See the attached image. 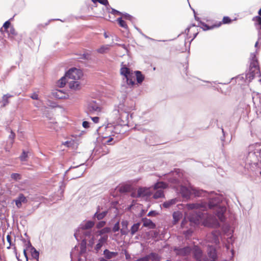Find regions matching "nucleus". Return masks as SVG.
<instances>
[{"instance_id": "nucleus-1", "label": "nucleus", "mask_w": 261, "mask_h": 261, "mask_svg": "<svg viewBox=\"0 0 261 261\" xmlns=\"http://www.w3.org/2000/svg\"><path fill=\"white\" fill-rule=\"evenodd\" d=\"M221 199L218 196L212 195L210 198L207 204L209 208L215 210L214 214L219 220L224 222L226 220L224 214L226 211V207L221 204Z\"/></svg>"}, {"instance_id": "nucleus-2", "label": "nucleus", "mask_w": 261, "mask_h": 261, "mask_svg": "<svg viewBox=\"0 0 261 261\" xmlns=\"http://www.w3.org/2000/svg\"><path fill=\"white\" fill-rule=\"evenodd\" d=\"M120 73L125 76L127 84L133 86L135 84V73L132 70L123 65L120 69Z\"/></svg>"}, {"instance_id": "nucleus-3", "label": "nucleus", "mask_w": 261, "mask_h": 261, "mask_svg": "<svg viewBox=\"0 0 261 261\" xmlns=\"http://www.w3.org/2000/svg\"><path fill=\"white\" fill-rule=\"evenodd\" d=\"M168 186V184L163 181V180H157V182L153 185V189L157 190L153 195V198L157 199L165 197L163 189H166Z\"/></svg>"}, {"instance_id": "nucleus-4", "label": "nucleus", "mask_w": 261, "mask_h": 261, "mask_svg": "<svg viewBox=\"0 0 261 261\" xmlns=\"http://www.w3.org/2000/svg\"><path fill=\"white\" fill-rule=\"evenodd\" d=\"M231 22V19L228 16H224L223 18L222 22H215L214 23H208L205 24L204 23H202V28L203 30H208L210 29H213L214 28H219L221 25L222 23L227 24Z\"/></svg>"}, {"instance_id": "nucleus-5", "label": "nucleus", "mask_w": 261, "mask_h": 261, "mask_svg": "<svg viewBox=\"0 0 261 261\" xmlns=\"http://www.w3.org/2000/svg\"><path fill=\"white\" fill-rule=\"evenodd\" d=\"M82 75V71L75 68L69 69L66 73V76L68 77L69 81H79Z\"/></svg>"}, {"instance_id": "nucleus-6", "label": "nucleus", "mask_w": 261, "mask_h": 261, "mask_svg": "<svg viewBox=\"0 0 261 261\" xmlns=\"http://www.w3.org/2000/svg\"><path fill=\"white\" fill-rule=\"evenodd\" d=\"M152 194L150 188L139 187L137 190V194L132 193L131 196L136 198L149 197Z\"/></svg>"}, {"instance_id": "nucleus-7", "label": "nucleus", "mask_w": 261, "mask_h": 261, "mask_svg": "<svg viewBox=\"0 0 261 261\" xmlns=\"http://www.w3.org/2000/svg\"><path fill=\"white\" fill-rule=\"evenodd\" d=\"M204 218V213L196 211L189 216V220L191 223L197 225L199 224L200 220L203 219Z\"/></svg>"}, {"instance_id": "nucleus-8", "label": "nucleus", "mask_w": 261, "mask_h": 261, "mask_svg": "<svg viewBox=\"0 0 261 261\" xmlns=\"http://www.w3.org/2000/svg\"><path fill=\"white\" fill-rule=\"evenodd\" d=\"M95 224V222L92 220L87 221L84 224H81L80 228L76 230L74 233V237L77 241L79 242L80 240L78 239L77 236L80 234V229L82 230H86L92 228Z\"/></svg>"}, {"instance_id": "nucleus-9", "label": "nucleus", "mask_w": 261, "mask_h": 261, "mask_svg": "<svg viewBox=\"0 0 261 261\" xmlns=\"http://www.w3.org/2000/svg\"><path fill=\"white\" fill-rule=\"evenodd\" d=\"M174 251L177 255L186 256L189 255L192 252V247L189 246L184 247L182 248L175 247Z\"/></svg>"}, {"instance_id": "nucleus-10", "label": "nucleus", "mask_w": 261, "mask_h": 261, "mask_svg": "<svg viewBox=\"0 0 261 261\" xmlns=\"http://www.w3.org/2000/svg\"><path fill=\"white\" fill-rule=\"evenodd\" d=\"M185 32L189 39H191V40H193L198 33V28L195 25H192L187 28L185 30Z\"/></svg>"}, {"instance_id": "nucleus-11", "label": "nucleus", "mask_w": 261, "mask_h": 261, "mask_svg": "<svg viewBox=\"0 0 261 261\" xmlns=\"http://www.w3.org/2000/svg\"><path fill=\"white\" fill-rule=\"evenodd\" d=\"M207 255L211 258V261H216L218 258L217 251L215 246L209 245L207 247Z\"/></svg>"}, {"instance_id": "nucleus-12", "label": "nucleus", "mask_w": 261, "mask_h": 261, "mask_svg": "<svg viewBox=\"0 0 261 261\" xmlns=\"http://www.w3.org/2000/svg\"><path fill=\"white\" fill-rule=\"evenodd\" d=\"M192 250L193 258L197 261L201 260V258L202 255V252L200 248L197 245H194V246L192 247Z\"/></svg>"}, {"instance_id": "nucleus-13", "label": "nucleus", "mask_w": 261, "mask_h": 261, "mask_svg": "<svg viewBox=\"0 0 261 261\" xmlns=\"http://www.w3.org/2000/svg\"><path fill=\"white\" fill-rule=\"evenodd\" d=\"M17 208H20L22 203H26L28 202L27 198L23 194H19L18 196L13 200Z\"/></svg>"}, {"instance_id": "nucleus-14", "label": "nucleus", "mask_w": 261, "mask_h": 261, "mask_svg": "<svg viewBox=\"0 0 261 261\" xmlns=\"http://www.w3.org/2000/svg\"><path fill=\"white\" fill-rule=\"evenodd\" d=\"M88 109L89 111L91 113L100 112L102 110V108L96 101H92L89 103L88 106Z\"/></svg>"}, {"instance_id": "nucleus-15", "label": "nucleus", "mask_w": 261, "mask_h": 261, "mask_svg": "<svg viewBox=\"0 0 261 261\" xmlns=\"http://www.w3.org/2000/svg\"><path fill=\"white\" fill-rule=\"evenodd\" d=\"M180 193L183 198L189 199L192 195L191 190L185 186H181L180 188Z\"/></svg>"}, {"instance_id": "nucleus-16", "label": "nucleus", "mask_w": 261, "mask_h": 261, "mask_svg": "<svg viewBox=\"0 0 261 261\" xmlns=\"http://www.w3.org/2000/svg\"><path fill=\"white\" fill-rule=\"evenodd\" d=\"M206 221L209 227L218 228L220 226V222L215 216L210 217Z\"/></svg>"}, {"instance_id": "nucleus-17", "label": "nucleus", "mask_w": 261, "mask_h": 261, "mask_svg": "<svg viewBox=\"0 0 261 261\" xmlns=\"http://www.w3.org/2000/svg\"><path fill=\"white\" fill-rule=\"evenodd\" d=\"M143 222V226L145 227H148L150 229H154L156 227L155 224L150 219L146 217L142 218Z\"/></svg>"}, {"instance_id": "nucleus-18", "label": "nucleus", "mask_w": 261, "mask_h": 261, "mask_svg": "<svg viewBox=\"0 0 261 261\" xmlns=\"http://www.w3.org/2000/svg\"><path fill=\"white\" fill-rule=\"evenodd\" d=\"M250 68L255 69V71L259 72L260 70L258 62L255 55H252V59L250 62Z\"/></svg>"}, {"instance_id": "nucleus-19", "label": "nucleus", "mask_w": 261, "mask_h": 261, "mask_svg": "<svg viewBox=\"0 0 261 261\" xmlns=\"http://www.w3.org/2000/svg\"><path fill=\"white\" fill-rule=\"evenodd\" d=\"M260 71L259 70V72L255 71V69H249V71L247 73L246 75V79L249 82H251L252 80L254 78L256 75H260Z\"/></svg>"}, {"instance_id": "nucleus-20", "label": "nucleus", "mask_w": 261, "mask_h": 261, "mask_svg": "<svg viewBox=\"0 0 261 261\" xmlns=\"http://www.w3.org/2000/svg\"><path fill=\"white\" fill-rule=\"evenodd\" d=\"M122 228L120 229V233L122 235L128 234L129 230L128 229V222L126 220H122L121 221Z\"/></svg>"}, {"instance_id": "nucleus-21", "label": "nucleus", "mask_w": 261, "mask_h": 261, "mask_svg": "<svg viewBox=\"0 0 261 261\" xmlns=\"http://www.w3.org/2000/svg\"><path fill=\"white\" fill-rule=\"evenodd\" d=\"M68 86L70 89L73 90H80L81 88V84L79 81H69Z\"/></svg>"}, {"instance_id": "nucleus-22", "label": "nucleus", "mask_w": 261, "mask_h": 261, "mask_svg": "<svg viewBox=\"0 0 261 261\" xmlns=\"http://www.w3.org/2000/svg\"><path fill=\"white\" fill-rule=\"evenodd\" d=\"M103 254L105 256V259H110L112 258L116 257L118 255V252L110 251L108 249H106L104 250Z\"/></svg>"}, {"instance_id": "nucleus-23", "label": "nucleus", "mask_w": 261, "mask_h": 261, "mask_svg": "<svg viewBox=\"0 0 261 261\" xmlns=\"http://www.w3.org/2000/svg\"><path fill=\"white\" fill-rule=\"evenodd\" d=\"M117 189L120 194H125L129 192L130 187L128 185H125L118 187Z\"/></svg>"}, {"instance_id": "nucleus-24", "label": "nucleus", "mask_w": 261, "mask_h": 261, "mask_svg": "<svg viewBox=\"0 0 261 261\" xmlns=\"http://www.w3.org/2000/svg\"><path fill=\"white\" fill-rule=\"evenodd\" d=\"M107 214L108 211H104L101 213H98V212H96L93 216V219L96 218L98 220H101L107 216Z\"/></svg>"}, {"instance_id": "nucleus-25", "label": "nucleus", "mask_w": 261, "mask_h": 261, "mask_svg": "<svg viewBox=\"0 0 261 261\" xmlns=\"http://www.w3.org/2000/svg\"><path fill=\"white\" fill-rule=\"evenodd\" d=\"M177 201L176 198H173L169 200L165 201L162 205L164 208H169L171 206L175 204Z\"/></svg>"}, {"instance_id": "nucleus-26", "label": "nucleus", "mask_w": 261, "mask_h": 261, "mask_svg": "<svg viewBox=\"0 0 261 261\" xmlns=\"http://www.w3.org/2000/svg\"><path fill=\"white\" fill-rule=\"evenodd\" d=\"M110 45H102L96 49V51L101 54L107 53L110 50Z\"/></svg>"}, {"instance_id": "nucleus-27", "label": "nucleus", "mask_w": 261, "mask_h": 261, "mask_svg": "<svg viewBox=\"0 0 261 261\" xmlns=\"http://www.w3.org/2000/svg\"><path fill=\"white\" fill-rule=\"evenodd\" d=\"M59 188L58 190V192L60 194V198H61L63 197V194L64 192V190L66 187V184L65 182V180H61L59 183Z\"/></svg>"}, {"instance_id": "nucleus-28", "label": "nucleus", "mask_w": 261, "mask_h": 261, "mask_svg": "<svg viewBox=\"0 0 261 261\" xmlns=\"http://www.w3.org/2000/svg\"><path fill=\"white\" fill-rule=\"evenodd\" d=\"M140 224V222H137L131 226L130 231L132 236L134 235L138 231Z\"/></svg>"}, {"instance_id": "nucleus-29", "label": "nucleus", "mask_w": 261, "mask_h": 261, "mask_svg": "<svg viewBox=\"0 0 261 261\" xmlns=\"http://www.w3.org/2000/svg\"><path fill=\"white\" fill-rule=\"evenodd\" d=\"M135 73L137 83L138 84H141L144 80V75L141 73V72L140 71H135Z\"/></svg>"}, {"instance_id": "nucleus-30", "label": "nucleus", "mask_w": 261, "mask_h": 261, "mask_svg": "<svg viewBox=\"0 0 261 261\" xmlns=\"http://www.w3.org/2000/svg\"><path fill=\"white\" fill-rule=\"evenodd\" d=\"M146 256H148V261L150 259H151L152 261H159L160 260L159 255L155 252H151Z\"/></svg>"}, {"instance_id": "nucleus-31", "label": "nucleus", "mask_w": 261, "mask_h": 261, "mask_svg": "<svg viewBox=\"0 0 261 261\" xmlns=\"http://www.w3.org/2000/svg\"><path fill=\"white\" fill-rule=\"evenodd\" d=\"M30 252L31 254V256L32 258L37 260V261H39V252L37 250L35 247H32L31 250H30Z\"/></svg>"}, {"instance_id": "nucleus-32", "label": "nucleus", "mask_w": 261, "mask_h": 261, "mask_svg": "<svg viewBox=\"0 0 261 261\" xmlns=\"http://www.w3.org/2000/svg\"><path fill=\"white\" fill-rule=\"evenodd\" d=\"M69 80H68V77H66V75L64 76H63L62 78L59 80L58 82V85L60 87H63L65 85L66 83H68Z\"/></svg>"}, {"instance_id": "nucleus-33", "label": "nucleus", "mask_w": 261, "mask_h": 261, "mask_svg": "<svg viewBox=\"0 0 261 261\" xmlns=\"http://www.w3.org/2000/svg\"><path fill=\"white\" fill-rule=\"evenodd\" d=\"M252 20L254 22V24L256 27L258 26L259 29L261 30V17L258 16H256L252 18Z\"/></svg>"}, {"instance_id": "nucleus-34", "label": "nucleus", "mask_w": 261, "mask_h": 261, "mask_svg": "<svg viewBox=\"0 0 261 261\" xmlns=\"http://www.w3.org/2000/svg\"><path fill=\"white\" fill-rule=\"evenodd\" d=\"M12 95L10 94H6L4 95L3 96V99H2V102H3V107H5L7 106L9 103V98L11 97Z\"/></svg>"}, {"instance_id": "nucleus-35", "label": "nucleus", "mask_w": 261, "mask_h": 261, "mask_svg": "<svg viewBox=\"0 0 261 261\" xmlns=\"http://www.w3.org/2000/svg\"><path fill=\"white\" fill-rule=\"evenodd\" d=\"M111 229L109 227H105L99 230L98 232L99 235L101 236L104 234L109 233L111 232Z\"/></svg>"}, {"instance_id": "nucleus-36", "label": "nucleus", "mask_w": 261, "mask_h": 261, "mask_svg": "<svg viewBox=\"0 0 261 261\" xmlns=\"http://www.w3.org/2000/svg\"><path fill=\"white\" fill-rule=\"evenodd\" d=\"M117 21L121 27L123 28L124 29L127 28V25L126 22L124 20H122L121 18H118L117 19Z\"/></svg>"}, {"instance_id": "nucleus-37", "label": "nucleus", "mask_w": 261, "mask_h": 261, "mask_svg": "<svg viewBox=\"0 0 261 261\" xmlns=\"http://www.w3.org/2000/svg\"><path fill=\"white\" fill-rule=\"evenodd\" d=\"M67 147H73L74 145V141L73 140L67 141L62 144Z\"/></svg>"}, {"instance_id": "nucleus-38", "label": "nucleus", "mask_w": 261, "mask_h": 261, "mask_svg": "<svg viewBox=\"0 0 261 261\" xmlns=\"http://www.w3.org/2000/svg\"><path fill=\"white\" fill-rule=\"evenodd\" d=\"M120 224L119 221H117L116 223H115L113 228L112 230L114 232H116L117 231H118L119 230L120 231Z\"/></svg>"}, {"instance_id": "nucleus-39", "label": "nucleus", "mask_w": 261, "mask_h": 261, "mask_svg": "<svg viewBox=\"0 0 261 261\" xmlns=\"http://www.w3.org/2000/svg\"><path fill=\"white\" fill-rule=\"evenodd\" d=\"M194 192L196 196L200 197L202 196L203 194L205 193V191L202 190H195Z\"/></svg>"}, {"instance_id": "nucleus-40", "label": "nucleus", "mask_w": 261, "mask_h": 261, "mask_svg": "<svg viewBox=\"0 0 261 261\" xmlns=\"http://www.w3.org/2000/svg\"><path fill=\"white\" fill-rule=\"evenodd\" d=\"M106 224V221H100L96 224V228L98 229H100L103 227Z\"/></svg>"}, {"instance_id": "nucleus-41", "label": "nucleus", "mask_w": 261, "mask_h": 261, "mask_svg": "<svg viewBox=\"0 0 261 261\" xmlns=\"http://www.w3.org/2000/svg\"><path fill=\"white\" fill-rule=\"evenodd\" d=\"M108 240V237L107 236H103L101 237L98 240V242L101 243V244H103L104 243H106Z\"/></svg>"}, {"instance_id": "nucleus-42", "label": "nucleus", "mask_w": 261, "mask_h": 261, "mask_svg": "<svg viewBox=\"0 0 261 261\" xmlns=\"http://www.w3.org/2000/svg\"><path fill=\"white\" fill-rule=\"evenodd\" d=\"M84 231L82 232L83 236L85 237H90L91 236V230H83Z\"/></svg>"}, {"instance_id": "nucleus-43", "label": "nucleus", "mask_w": 261, "mask_h": 261, "mask_svg": "<svg viewBox=\"0 0 261 261\" xmlns=\"http://www.w3.org/2000/svg\"><path fill=\"white\" fill-rule=\"evenodd\" d=\"M159 214L158 212L155 210L150 211L147 214V216H156Z\"/></svg>"}, {"instance_id": "nucleus-44", "label": "nucleus", "mask_w": 261, "mask_h": 261, "mask_svg": "<svg viewBox=\"0 0 261 261\" xmlns=\"http://www.w3.org/2000/svg\"><path fill=\"white\" fill-rule=\"evenodd\" d=\"M15 133L11 130L10 132V135H9V138L12 140L11 144H12L14 142V139L15 138Z\"/></svg>"}, {"instance_id": "nucleus-45", "label": "nucleus", "mask_w": 261, "mask_h": 261, "mask_svg": "<svg viewBox=\"0 0 261 261\" xmlns=\"http://www.w3.org/2000/svg\"><path fill=\"white\" fill-rule=\"evenodd\" d=\"M11 177L13 179H17L21 178V175L18 173H12L11 175Z\"/></svg>"}, {"instance_id": "nucleus-46", "label": "nucleus", "mask_w": 261, "mask_h": 261, "mask_svg": "<svg viewBox=\"0 0 261 261\" xmlns=\"http://www.w3.org/2000/svg\"><path fill=\"white\" fill-rule=\"evenodd\" d=\"M87 240L84 238L83 239L80 244V247L87 248Z\"/></svg>"}, {"instance_id": "nucleus-47", "label": "nucleus", "mask_w": 261, "mask_h": 261, "mask_svg": "<svg viewBox=\"0 0 261 261\" xmlns=\"http://www.w3.org/2000/svg\"><path fill=\"white\" fill-rule=\"evenodd\" d=\"M203 204H192L189 205L190 208H198L199 207H203Z\"/></svg>"}, {"instance_id": "nucleus-48", "label": "nucleus", "mask_w": 261, "mask_h": 261, "mask_svg": "<svg viewBox=\"0 0 261 261\" xmlns=\"http://www.w3.org/2000/svg\"><path fill=\"white\" fill-rule=\"evenodd\" d=\"M28 157L27 153L25 151H23L22 154L20 156V159L21 161H25L27 158Z\"/></svg>"}, {"instance_id": "nucleus-49", "label": "nucleus", "mask_w": 261, "mask_h": 261, "mask_svg": "<svg viewBox=\"0 0 261 261\" xmlns=\"http://www.w3.org/2000/svg\"><path fill=\"white\" fill-rule=\"evenodd\" d=\"M102 245H103L101 244V243L98 242V243H97L95 247V249L96 250L97 252H98L101 249Z\"/></svg>"}, {"instance_id": "nucleus-50", "label": "nucleus", "mask_w": 261, "mask_h": 261, "mask_svg": "<svg viewBox=\"0 0 261 261\" xmlns=\"http://www.w3.org/2000/svg\"><path fill=\"white\" fill-rule=\"evenodd\" d=\"M135 261H148V256H144L142 257L138 258Z\"/></svg>"}, {"instance_id": "nucleus-51", "label": "nucleus", "mask_w": 261, "mask_h": 261, "mask_svg": "<svg viewBox=\"0 0 261 261\" xmlns=\"http://www.w3.org/2000/svg\"><path fill=\"white\" fill-rule=\"evenodd\" d=\"M10 25V22L9 21H6L3 24V28L5 30H7Z\"/></svg>"}, {"instance_id": "nucleus-52", "label": "nucleus", "mask_w": 261, "mask_h": 261, "mask_svg": "<svg viewBox=\"0 0 261 261\" xmlns=\"http://www.w3.org/2000/svg\"><path fill=\"white\" fill-rule=\"evenodd\" d=\"M7 242L10 244V246H14V245L12 242L11 237L9 234H8L7 236Z\"/></svg>"}, {"instance_id": "nucleus-53", "label": "nucleus", "mask_w": 261, "mask_h": 261, "mask_svg": "<svg viewBox=\"0 0 261 261\" xmlns=\"http://www.w3.org/2000/svg\"><path fill=\"white\" fill-rule=\"evenodd\" d=\"M94 244V237H92V238L89 241L88 246L92 247Z\"/></svg>"}, {"instance_id": "nucleus-54", "label": "nucleus", "mask_w": 261, "mask_h": 261, "mask_svg": "<svg viewBox=\"0 0 261 261\" xmlns=\"http://www.w3.org/2000/svg\"><path fill=\"white\" fill-rule=\"evenodd\" d=\"M32 247H34L32 246L30 241L28 240V243L26 244V248L25 249H30L31 250V249L32 248Z\"/></svg>"}, {"instance_id": "nucleus-55", "label": "nucleus", "mask_w": 261, "mask_h": 261, "mask_svg": "<svg viewBox=\"0 0 261 261\" xmlns=\"http://www.w3.org/2000/svg\"><path fill=\"white\" fill-rule=\"evenodd\" d=\"M83 126L85 128H88L89 127V123L88 121H84L83 122Z\"/></svg>"}, {"instance_id": "nucleus-56", "label": "nucleus", "mask_w": 261, "mask_h": 261, "mask_svg": "<svg viewBox=\"0 0 261 261\" xmlns=\"http://www.w3.org/2000/svg\"><path fill=\"white\" fill-rule=\"evenodd\" d=\"M111 13L113 14H118V15H121V13L119 11L114 9H112V11L111 12Z\"/></svg>"}, {"instance_id": "nucleus-57", "label": "nucleus", "mask_w": 261, "mask_h": 261, "mask_svg": "<svg viewBox=\"0 0 261 261\" xmlns=\"http://www.w3.org/2000/svg\"><path fill=\"white\" fill-rule=\"evenodd\" d=\"M86 249H87V248L80 247V251L79 252L80 255H81L83 254L84 253H86Z\"/></svg>"}, {"instance_id": "nucleus-58", "label": "nucleus", "mask_w": 261, "mask_h": 261, "mask_svg": "<svg viewBox=\"0 0 261 261\" xmlns=\"http://www.w3.org/2000/svg\"><path fill=\"white\" fill-rule=\"evenodd\" d=\"M91 119L95 123H97L99 121V118L98 117H91Z\"/></svg>"}, {"instance_id": "nucleus-59", "label": "nucleus", "mask_w": 261, "mask_h": 261, "mask_svg": "<svg viewBox=\"0 0 261 261\" xmlns=\"http://www.w3.org/2000/svg\"><path fill=\"white\" fill-rule=\"evenodd\" d=\"M99 3L101 4H102L105 6H107L109 5V2L108 0H100Z\"/></svg>"}, {"instance_id": "nucleus-60", "label": "nucleus", "mask_w": 261, "mask_h": 261, "mask_svg": "<svg viewBox=\"0 0 261 261\" xmlns=\"http://www.w3.org/2000/svg\"><path fill=\"white\" fill-rule=\"evenodd\" d=\"M27 250L28 249H24L23 251V255L26 259V261H28V260H29V257H28V254L27 252Z\"/></svg>"}, {"instance_id": "nucleus-61", "label": "nucleus", "mask_w": 261, "mask_h": 261, "mask_svg": "<svg viewBox=\"0 0 261 261\" xmlns=\"http://www.w3.org/2000/svg\"><path fill=\"white\" fill-rule=\"evenodd\" d=\"M31 97L33 99H38V95L36 93H33L31 96Z\"/></svg>"}, {"instance_id": "nucleus-62", "label": "nucleus", "mask_w": 261, "mask_h": 261, "mask_svg": "<svg viewBox=\"0 0 261 261\" xmlns=\"http://www.w3.org/2000/svg\"><path fill=\"white\" fill-rule=\"evenodd\" d=\"M82 174V172H80V174L76 175L75 176L72 177L71 179H75L81 177V175Z\"/></svg>"}, {"instance_id": "nucleus-63", "label": "nucleus", "mask_w": 261, "mask_h": 261, "mask_svg": "<svg viewBox=\"0 0 261 261\" xmlns=\"http://www.w3.org/2000/svg\"><path fill=\"white\" fill-rule=\"evenodd\" d=\"M125 256L126 259H129L130 258V255L126 251H125Z\"/></svg>"}, {"instance_id": "nucleus-64", "label": "nucleus", "mask_w": 261, "mask_h": 261, "mask_svg": "<svg viewBox=\"0 0 261 261\" xmlns=\"http://www.w3.org/2000/svg\"><path fill=\"white\" fill-rule=\"evenodd\" d=\"M60 94H62V92L60 90L56 92V95L57 97H58L59 98H61L62 96L60 95Z\"/></svg>"}]
</instances>
